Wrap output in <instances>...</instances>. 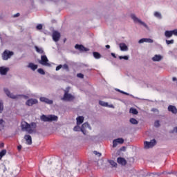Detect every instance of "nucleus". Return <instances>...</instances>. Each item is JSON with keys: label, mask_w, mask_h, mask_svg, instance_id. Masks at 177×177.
I'll use <instances>...</instances> for the list:
<instances>
[{"label": "nucleus", "mask_w": 177, "mask_h": 177, "mask_svg": "<svg viewBox=\"0 0 177 177\" xmlns=\"http://www.w3.org/2000/svg\"><path fill=\"white\" fill-rule=\"evenodd\" d=\"M21 131L28 132V133H33L34 129L32 128H37V124L32 122L30 124L26 121H22L21 123Z\"/></svg>", "instance_id": "f257e3e1"}, {"label": "nucleus", "mask_w": 177, "mask_h": 177, "mask_svg": "<svg viewBox=\"0 0 177 177\" xmlns=\"http://www.w3.org/2000/svg\"><path fill=\"white\" fill-rule=\"evenodd\" d=\"M64 94L63 97L61 99L62 100H64V102H71V100H74L75 97L74 95L68 93L70 92V87H67L65 90H64Z\"/></svg>", "instance_id": "f03ea898"}, {"label": "nucleus", "mask_w": 177, "mask_h": 177, "mask_svg": "<svg viewBox=\"0 0 177 177\" xmlns=\"http://www.w3.org/2000/svg\"><path fill=\"white\" fill-rule=\"evenodd\" d=\"M57 116L55 115H42L40 117V119L41 121H44V122H52V121H57Z\"/></svg>", "instance_id": "7ed1b4c3"}, {"label": "nucleus", "mask_w": 177, "mask_h": 177, "mask_svg": "<svg viewBox=\"0 0 177 177\" xmlns=\"http://www.w3.org/2000/svg\"><path fill=\"white\" fill-rule=\"evenodd\" d=\"M13 55H15V53H13V51L5 50L2 53V59L3 60H8V59H10V57H12Z\"/></svg>", "instance_id": "20e7f679"}, {"label": "nucleus", "mask_w": 177, "mask_h": 177, "mask_svg": "<svg viewBox=\"0 0 177 177\" xmlns=\"http://www.w3.org/2000/svg\"><path fill=\"white\" fill-rule=\"evenodd\" d=\"M156 145H157V142L156 141V139H153L150 142L145 141L144 142L145 149H151V147H154Z\"/></svg>", "instance_id": "39448f33"}, {"label": "nucleus", "mask_w": 177, "mask_h": 177, "mask_svg": "<svg viewBox=\"0 0 177 177\" xmlns=\"http://www.w3.org/2000/svg\"><path fill=\"white\" fill-rule=\"evenodd\" d=\"M131 17L132 20H133L134 23H139L140 24L147 28V24L142 21V20L139 19V18L136 17V15H135L134 14H131Z\"/></svg>", "instance_id": "423d86ee"}, {"label": "nucleus", "mask_w": 177, "mask_h": 177, "mask_svg": "<svg viewBox=\"0 0 177 177\" xmlns=\"http://www.w3.org/2000/svg\"><path fill=\"white\" fill-rule=\"evenodd\" d=\"M48 62H49V60L46 55H41V61L39 62L40 64H42V66H49V63H48Z\"/></svg>", "instance_id": "0eeeda50"}, {"label": "nucleus", "mask_w": 177, "mask_h": 177, "mask_svg": "<svg viewBox=\"0 0 177 177\" xmlns=\"http://www.w3.org/2000/svg\"><path fill=\"white\" fill-rule=\"evenodd\" d=\"M75 49H77L78 50H80V52H88V50H89L88 48H86L85 46H84L82 44H76L75 46Z\"/></svg>", "instance_id": "6e6552de"}, {"label": "nucleus", "mask_w": 177, "mask_h": 177, "mask_svg": "<svg viewBox=\"0 0 177 177\" xmlns=\"http://www.w3.org/2000/svg\"><path fill=\"white\" fill-rule=\"evenodd\" d=\"M53 39L55 41V42L59 41V39H60V32L57 31H54L53 32Z\"/></svg>", "instance_id": "1a4fd4ad"}, {"label": "nucleus", "mask_w": 177, "mask_h": 177, "mask_svg": "<svg viewBox=\"0 0 177 177\" xmlns=\"http://www.w3.org/2000/svg\"><path fill=\"white\" fill-rule=\"evenodd\" d=\"M4 92L6 95H7V96L8 97H10L11 99H17V97H19V95H14L13 94L10 93V91H9V89L6 88H4Z\"/></svg>", "instance_id": "9d476101"}, {"label": "nucleus", "mask_w": 177, "mask_h": 177, "mask_svg": "<svg viewBox=\"0 0 177 177\" xmlns=\"http://www.w3.org/2000/svg\"><path fill=\"white\" fill-rule=\"evenodd\" d=\"M24 139L26 142V145H28L29 146L32 145V138L30 135H25Z\"/></svg>", "instance_id": "9b49d317"}, {"label": "nucleus", "mask_w": 177, "mask_h": 177, "mask_svg": "<svg viewBox=\"0 0 177 177\" xmlns=\"http://www.w3.org/2000/svg\"><path fill=\"white\" fill-rule=\"evenodd\" d=\"M38 103V100L37 99H29L26 101V106H33V104H37Z\"/></svg>", "instance_id": "f8f14e48"}, {"label": "nucleus", "mask_w": 177, "mask_h": 177, "mask_svg": "<svg viewBox=\"0 0 177 177\" xmlns=\"http://www.w3.org/2000/svg\"><path fill=\"white\" fill-rule=\"evenodd\" d=\"M40 101L43 102L44 103H46L47 104H53V100H49L45 97H40Z\"/></svg>", "instance_id": "ddd939ff"}, {"label": "nucleus", "mask_w": 177, "mask_h": 177, "mask_svg": "<svg viewBox=\"0 0 177 177\" xmlns=\"http://www.w3.org/2000/svg\"><path fill=\"white\" fill-rule=\"evenodd\" d=\"M8 71H9V68H6L5 66L0 67V74L1 75H6Z\"/></svg>", "instance_id": "4468645a"}, {"label": "nucleus", "mask_w": 177, "mask_h": 177, "mask_svg": "<svg viewBox=\"0 0 177 177\" xmlns=\"http://www.w3.org/2000/svg\"><path fill=\"white\" fill-rule=\"evenodd\" d=\"M86 128H89V124H88L87 122L84 123L81 127V131L82 132V133H84V135H86Z\"/></svg>", "instance_id": "2eb2a0df"}, {"label": "nucleus", "mask_w": 177, "mask_h": 177, "mask_svg": "<svg viewBox=\"0 0 177 177\" xmlns=\"http://www.w3.org/2000/svg\"><path fill=\"white\" fill-rule=\"evenodd\" d=\"M168 111H171V113H172L173 114H177V109L176 106H174V105H169L168 106Z\"/></svg>", "instance_id": "dca6fc26"}, {"label": "nucleus", "mask_w": 177, "mask_h": 177, "mask_svg": "<svg viewBox=\"0 0 177 177\" xmlns=\"http://www.w3.org/2000/svg\"><path fill=\"white\" fill-rule=\"evenodd\" d=\"M117 162L120 164V165H125L127 164V160L124 158L119 157L117 159Z\"/></svg>", "instance_id": "f3484780"}, {"label": "nucleus", "mask_w": 177, "mask_h": 177, "mask_svg": "<svg viewBox=\"0 0 177 177\" xmlns=\"http://www.w3.org/2000/svg\"><path fill=\"white\" fill-rule=\"evenodd\" d=\"M139 44H143V42H148L149 44H153V41L151 39L142 38L139 40Z\"/></svg>", "instance_id": "a211bd4d"}, {"label": "nucleus", "mask_w": 177, "mask_h": 177, "mask_svg": "<svg viewBox=\"0 0 177 177\" xmlns=\"http://www.w3.org/2000/svg\"><path fill=\"white\" fill-rule=\"evenodd\" d=\"M28 68L32 70V71H35V70H37V68H38V65H35V64H34V63L30 62L28 64Z\"/></svg>", "instance_id": "6ab92c4d"}, {"label": "nucleus", "mask_w": 177, "mask_h": 177, "mask_svg": "<svg viewBox=\"0 0 177 177\" xmlns=\"http://www.w3.org/2000/svg\"><path fill=\"white\" fill-rule=\"evenodd\" d=\"M77 125H81L84 122V116H79L76 118Z\"/></svg>", "instance_id": "aec40b11"}, {"label": "nucleus", "mask_w": 177, "mask_h": 177, "mask_svg": "<svg viewBox=\"0 0 177 177\" xmlns=\"http://www.w3.org/2000/svg\"><path fill=\"white\" fill-rule=\"evenodd\" d=\"M119 46H120V50H121L122 51H127V50H128V46H127L125 45V44H124V43H120Z\"/></svg>", "instance_id": "412c9836"}, {"label": "nucleus", "mask_w": 177, "mask_h": 177, "mask_svg": "<svg viewBox=\"0 0 177 177\" xmlns=\"http://www.w3.org/2000/svg\"><path fill=\"white\" fill-rule=\"evenodd\" d=\"M162 59V57L161 55H156L153 58V62H160Z\"/></svg>", "instance_id": "4be33fe9"}, {"label": "nucleus", "mask_w": 177, "mask_h": 177, "mask_svg": "<svg viewBox=\"0 0 177 177\" xmlns=\"http://www.w3.org/2000/svg\"><path fill=\"white\" fill-rule=\"evenodd\" d=\"M173 35L172 30H166L165 32V37L166 38H171Z\"/></svg>", "instance_id": "5701e85b"}, {"label": "nucleus", "mask_w": 177, "mask_h": 177, "mask_svg": "<svg viewBox=\"0 0 177 177\" xmlns=\"http://www.w3.org/2000/svg\"><path fill=\"white\" fill-rule=\"evenodd\" d=\"M93 55L95 59H100L102 57V55H100V53H99L98 52H93Z\"/></svg>", "instance_id": "b1692460"}, {"label": "nucleus", "mask_w": 177, "mask_h": 177, "mask_svg": "<svg viewBox=\"0 0 177 177\" xmlns=\"http://www.w3.org/2000/svg\"><path fill=\"white\" fill-rule=\"evenodd\" d=\"M35 48L36 52H37V53H40V55H42V53H44V50H42V48H39L37 46H35Z\"/></svg>", "instance_id": "393cba45"}, {"label": "nucleus", "mask_w": 177, "mask_h": 177, "mask_svg": "<svg viewBox=\"0 0 177 177\" xmlns=\"http://www.w3.org/2000/svg\"><path fill=\"white\" fill-rule=\"evenodd\" d=\"M6 155V149H3L1 151H0V160H2V157L3 156Z\"/></svg>", "instance_id": "a878e982"}, {"label": "nucleus", "mask_w": 177, "mask_h": 177, "mask_svg": "<svg viewBox=\"0 0 177 177\" xmlns=\"http://www.w3.org/2000/svg\"><path fill=\"white\" fill-rule=\"evenodd\" d=\"M108 162H109V164H111L113 167H114L115 168H117V162H115L114 160H109Z\"/></svg>", "instance_id": "bb28decb"}, {"label": "nucleus", "mask_w": 177, "mask_h": 177, "mask_svg": "<svg viewBox=\"0 0 177 177\" xmlns=\"http://www.w3.org/2000/svg\"><path fill=\"white\" fill-rule=\"evenodd\" d=\"M130 113H131V114H134V115H136L138 113V110L136 109H133V108L130 109Z\"/></svg>", "instance_id": "cd10ccee"}, {"label": "nucleus", "mask_w": 177, "mask_h": 177, "mask_svg": "<svg viewBox=\"0 0 177 177\" xmlns=\"http://www.w3.org/2000/svg\"><path fill=\"white\" fill-rule=\"evenodd\" d=\"M99 104H100V106H103L104 107H107L109 106V103L104 102L103 101H100Z\"/></svg>", "instance_id": "c85d7f7f"}, {"label": "nucleus", "mask_w": 177, "mask_h": 177, "mask_svg": "<svg viewBox=\"0 0 177 177\" xmlns=\"http://www.w3.org/2000/svg\"><path fill=\"white\" fill-rule=\"evenodd\" d=\"M5 126L3 125V120L0 119V131H3Z\"/></svg>", "instance_id": "c756f323"}, {"label": "nucleus", "mask_w": 177, "mask_h": 177, "mask_svg": "<svg viewBox=\"0 0 177 177\" xmlns=\"http://www.w3.org/2000/svg\"><path fill=\"white\" fill-rule=\"evenodd\" d=\"M154 16L155 17H157L158 19H162V16H161V13L158 12H154Z\"/></svg>", "instance_id": "7c9ffc66"}, {"label": "nucleus", "mask_w": 177, "mask_h": 177, "mask_svg": "<svg viewBox=\"0 0 177 177\" xmlns=\"http://www.w3.org/2000/svg\"><path fill=\"white\" fill-rule=\"evenodd\" d=\"M130 122H131V124H133V125H136V124H138V120L135 118H131Z\"/></svg>", "instance_id": "2f4dec72"}, {"label": "nucleus", "mask_w": 177, "mask_h": 177, "mask_svg": "<svg viewBox=\"0 0 177 177\" xmlns=\"http://www.w3.org/2000/svg\"><path fill=\"white\" fill-rule=\"evenodd\" d=\"M37 73H39V74H41V75H45V71L42 68H39L37 70Z\"/></svg>", "instance_id": "473e14b6"}, {"label": "nucleus", "mask_w": 177, "mask_h": 177, "mask_svg": "<svg viewBox=\"0 0 177 177\" xmlns=\"http://www.w3.org/2000/svg\"><path fill=\"white\" fill-rule=\"evenodd\" d=\"M119 59H120V60H122V59H124V60H128V59H129V57L127 55L119 56Z\"/></svg>", "instance_id": "72a5a7b5"}, {"label": "nucleus", "mask_w": 177, "mask_h": 177, "mask_svg": "<svg viewBox=\"0 0 177 177\" xmlns=\"http://www.w3.org/2000/svg\"><path fill=\"white\" fill-rule=\"evenodd\" d=\"M3 111V102L0 100V113Z\"/></svg>", "instance_id": "f704fd0d"}, {"label": "nucleus", "mask_w": 177, "mask_h": 177, "mask_svg": "<svg viewBox=\"0 0 177 177\" xmlns=\"http://www.w3.org/2000/svg\"><path fill=\"white\" fill-rule=\"evenodd\" d=\"M73 130H74L75 132H78V131H81V128L80 127L79 125H77V126H75V127L73 128Z\"/></svg>", "instance_id": "c9c22d12"}, {"label": "nucleus", "mask_w": 177, "mask_h": 177, "mask_svg": "<svg viewBox=\"0 0 177 177\" xmlns=\"http://www.w3.org/2000/svg\"><path fill=\"white\" fill-rule=\"evenodd\" d=\"M115 140L118 142V143H120V145H122L124 143V139L122 138H117Z\"/></svg>", "instance_id": "e433bc0d"}, {"label": "nucleus", "mask_w": 177, "mask_h": 177, "mask_svg": "<svg viewBox=\"0 0 177 177\" xmlns=\"http://www.w3.org/2000/svg\"><path fill=\"white\" fill-rule=\"evenodd\" d=\"M174 39H171V40H166V44L167 45H171L172 44H174Z\"/></svg>", "instance_id": "4c0bfd02"}, {"label": "nucleus", "mask_w": 177, "mask_h": 177, "mask_svg": "<svg viewBox=\"0 0 177 177\" xmlns=\"http://www.w3.org/2000/svg\"><path fill=\"white\" fill-rule=\"evenodd\" d=\"M154 127H156V128H158V127H160V120H156L154 122Z\"/></svg>", "instance_id": "58836bf2"}, {"label": "nucleus", "mask_w": 177, "mask_h": 177, "mask_svg": "<svg viewBox=\"0 0 177 177\" xmlns=\"http://www.w3.org/2000/svg\"><path fill=\"white\" fill-rule=\"evenodd\" d=\"M118 146V142L116 141V140H114L113 141V147H117Z\"/></svg>", "instance_id": "ea45409f"}, {"label": "nucleus", "mask_w": 177, "mask_h": 177, "mask_svg": "<svg viewBox=\"0 0 177 177\" xmlns=\"http://www.w3.org/2000/svg\"><path fill=\"white\" fill-rule=\"evenodd\" d=\"M62 67H63V68H64V70H66L67 71H69V69H68V65H67V64H64L62 66Z\"/></svg>", "instance_id": "a19ab883"}, {"label": "nucleus", "mask_w": 177, "mask_h": 177, "mask_svg": "<svg viewBox=\"0 0 177 177\" xmlns=\"http://www.w3.org/2000/svg\"><path fill=\"white\" fill-rule=\"evenodd\" d=\"M93 153L95 156H97L98 157H102V153H99L97 151H94Z\"/></svg>", "instance_id": "79ce46f5"}, {"label": "nucleus", "mask_w": 177, "mask_h": 177, "mask_svg": "<svg viewBox=\"0 0 177 177\" xmlns=\"http://www.w3.org/2000/svg\"><path fill=\"white\" fill-rule=\"evenodd\" d=\"M171 32H172L173 35H175L176 37H177V29H174V30H171Z\"/></svg>", "instance_id": "37998d69"}, {"label": "nucleus", "mask_w": 177, "mask_h": 177, "mask_svg": "<svg viewBox=\"0 0 177 177\" xmlns=\"http://www.w3.org/2000/svg\"><path fill=\"white\" fill-rule=\"evenodd\" d=\"M42 24H38L36 27L37 30H42Z\"/></svg>", "instance_id": "c03bdc74"}, {"label": "nucleus", "mask_w": 177, "mask_h": 177, "mask_svg": "<svg viewBox=\"0 0 177 177\" xmlns=\"http://www.w3.org/2000/svg\"><path fill=\"white\" fill-rule=\"evenodd\" d=\"M77 77H78V78H84V74H82V73H77Z\"/></svg>", "instance_id": "a18cd8bd"}, {"label": "nucleus", "mask_w": 177, "mask_h": 177, "mask_svg": "<svg viewBox=\"0 0 177 177\" xmlns=\"http://www.w3.org/2000/svg\"><path fill=\"white\" fill-rule=\"evenodd\" d=\"M62 67H63L62 65H59L56 67V71H59V70H60V68H62Z\"/></svg>", "instance_id": "49530a36"}, {"label": "nucleus", "mask_w": 177, "mask_h": 177, "mask_svg": "<svg viewBox=\"0 0 177 177\" xmlns=\"http://www.w3.org/2000/svg\"><path fill=\"white\" fill-rule=\"evenodd\" d=\"M111 56H112L113 57H114V59H117V56H115V53H111Z\"/></svg>", "instance_id": "de8ad7c7"}, {"label": "nucleus", "mask_w": 177, "mask_h": 177, "mask_svg": "<svg viewBox=\"0 0 177 177\" xmlns=\"http://www.w3.org/2000/svg\"><path fill=\"white\" fill-rule=\"evenodd\" d=\"M19 16H20V13H17L14 15V17H19Z\"/></svg>", "instance_id": "09e8293b"}, {"label": "nucleus", "mask_w": 177, "mask_h": 177, "mask_svg": "<svg viewBox=\"0 0 177 177\" xmlns=\"http://www.w3.org/2000/svg\"><path fill=\"white\" fill-rule=\"evenodd\" d=\"M119 92H120L121 93H123V95H128L127 93H125L124 91H121L120 90H118Z\"/></svg>", "instance_id": "8fccbe9b"}, {"label": "nucleus", "mask_w": 177, "mask_h": 177, "mask_svg": "<svg viewBox=\"0 0 177 177\" xmlns=\"http://www.w3.org/2000/svg\"><path fill=\"white\" fill-rule=\"evenodd\" d=\"M17 149H18V150L20 151V150H21V145H19V146L17 147Z\"/></svg>", "instance_id": "3c124183"}, {"label": "nucleus", "mask_w": 177, "mask_h": 177, "mask_svg": "<svg viewBox=\"0 0 177 177\" xmlns=\"http://www.w3.org/2000/svg\"><path fill=\"white\" fill-rule=\"evenodd\" d=\"M174 132H176V133H177V127L174 128Z\"/></svg>", "instance_id": "603ef678"}, {"label": "nucleus", "mask_w": 177, "mask_h": 177, "mask_svg": "<svg viewBox=\"0 0 177 177\" xmlns=\"http://www.w3.org/2000/svg\"><path fill=\"white\" fill-rule=\"evenodd\" d=\"M106 49H110V45H106Z\"/></svg>", "instance_id": "864d4df0"}, {"label": "nucleus", "mask_w": 177, "mask_h": 177, "mask_svg": "<svg viewBox=\"0 0 177 177\" xmlns=\"http://www.w3.org/2000/svg\"><path fill=\"white\" fill-rule=\"evenodd\" d=\"M0 147H3V143L0 144Z\"/></svg>", "instance_id": "5fc2aeb1"}, {"label": "nucleus", "mask_w": 177, "mask_h": 177, "mask_svg": "<svg viewBox=\"0 0 177 177\" xmlns=\"http://www.w3.org/2000/svg\"><path fill=\"white\" fill-rule=\"evenodd\" d=\"M172 80H173V81H176L177 79H176V77H173Z\"/></svg>", "instance_id": "6e6d98bb"}, {"label": "nucleus", "mask_w": 177, "mask_h": 177, "mask_svg": "<svg viewBox=\"0 0 177 177\" xmlns=\"http://www.w3.org/2000/svg\"><path fill=\"white\" fill-rule=\"evenodd\" d=\"M24 97H25V99H28V96L27 95H24Z\"/></svg>", "instance_id": "4d7b16f0"}, {"label": "nucleus", "mask_w": 177, "mask_h": 177, "mask_svg": "<svg viewBox=\"0 0 177 177\" xmlns=\"http://www.w3.org/2000/svg\"><path fill=\"white\" fill-rule=\"evenodd\" d=\"M155 109H152V111H154Z\"/></svg>", "instance_id": "13d9d810"}]
</instances>
